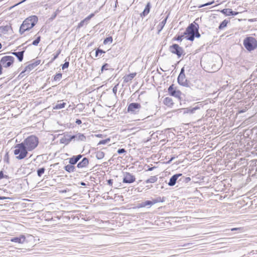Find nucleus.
Here are the masks:
<instances>
[{
  "mask_svg": "<svg viewBox=\"0 0 257 257\" xmlns=\"http://www.w3.org/2000/svg\"><path fill=\"white\" fill-rule=\"evenodd\" d=\"M184 37V35H181V36H178L177 38H176V40L177 41H181L182 40V38L183 37Z\"/></svg>",
  "mask_w": 257,
  "mask_h": 257,
  "instance_id": "a19ab883",
  "label": "nucleus"
},
{
  "mask_svg": "<svg viewBox=\"0 0 257 257\" xmlns=\"http://www.w3.org/2000/svg\"><path fill=\"white\" fill-rule=\"evenodd\" d=\"M69 62H65L64 63V64L62 65V69L64 70V69L68 68L69 66Z\"/></svg>",
  "mask_w": 257,
  "mask_h": 257,
  "instance_id": "e433bc0d",
  "label": "nucleus"
},
{
  "mask_svg": "<svg viewBox=\"0 0 257 257\" xmlns=\"http://www.w3.org/2000/svg\"><path fill=\"white\" fill-rule=\"evenodd\" d=\"M141 105L140 104L136 102L130 103L127 107V112H130L131 114H136L139 113Z\"/></svg>",
  "mask_w": 257,
  "mask_h": 257,
  "instance_id": "0eeeda50",
  "label": "nucleus"
},
{
  "mask_svg": "<svg viewBox=\"0 0 257 257\" xmlns=\"http://www.w3.org/2000/svg\"><path fill=\"white\" fill-rule=\"evenodd\" d=\"M113 90L115 91V89H114V88H113Z\"/></svg>",
  "mask_w": 257,
  "mask_h": 257,
  "instance_id": "338daca9",
  "label": "nucleus"
},
{
  "mask_svg": "<svg viewBox=\"0 0 257 257\" xmlns=\"http://www.w3.org/2000/svg\"><path fill=\"white\" fill-rule=\"evenodd\" d=\"M190 180V178H187V180Z\"/></svg>",
  "mask_w": 257,
  "mask_h": 257,
  "instance_id": "052dcab7",
  "label": "nucleus"
},
{
  "mask_svg": "<svg viewBox=\"0 0 257 257\" xmlns=\"http://www.w3.org/2000/svg\"><path fill=\"white\" fill-rule=\"evenodd\" d=\"M85 139H86V138L84 136V135L81 134H78L76 135L71 136L69 139V141H70L73 139H76L78 141L80 140V141H85Z\"/></svg>",
  "mask_w": 257,
  "mask_h": 257,
  "instance_id": "4468645a",
  "label": "nucleus"
},
{
  "mask_svg": "<svg viewBox=\"0 0 257 257\" xmlns=\"http://www.w3.org/2000/svg\"><path fill=\"white\" fill-rule=\"evenodd\" d=\"M4 28H3L2 27H0V35H1L2 33H3V29Z\"/></svg>",
  "mask_w": 257,
  "mask_h": 257,
  "instance_id": "603ef678",
  "label": "nucleus"
},
{
  "mask_svg": "<svg viewBox=\"0 0 257 257\" xmlns=\"http://www.w3.org/2000/svg\"><path fill=\"white\" fill-rule=\"evenodd\" d=\"M243 45L247 50L251 51L257 47V41L252 37H247L243 40Z\"/></svg>",
  "mask_w": 257,
  "mask_h": 257,
  "instance_id": "39448f33",
  "label": "nucleus"
},
{
  "mask_svg": "<svg viewBox=\"0 0 257 257\" xmlns=\"http://www.w3.org/2000/svg\"><path fill=\"white\" fill-rule=\"evenodd\" d=\"M60 53V51H59L56 55H55V56H54V58L53 59V60H54L55 59H56L58 57V56L59 55Z\"/></svg>",
  "mask_w": 257,
  "mask_h": 257,
  "instance_id": "c03bdc74",
  "label": "nucleus"
},
{
  "mask_svg": "<svg viewBox=\"0 0 257 257\" xmlns=\"http://www.w3.org/2000/svg\"><path fill=\"white\" fill-rule=\"evenodd\" d=\"M238 229H239V228H232V229H231V231H234V230H238Z\"/></svg>",
  "mask_w": 257,
  "mask_h": 257,
  "instance_id": "5fc2aeb1",
  "label": "nucleus"
},
{
  "mask_svg": "<svg viewBox=\"0 0 257 257\" xmlns=\"http://www.w3.org/2000/svg\"><path fill=\"white\" fill-rule=\"evenodd\" d=\"M76 123L77 124H80L81 123H82V121L80 119H76Z\"/></svg>",
  "mask_w": 257,
  "mask_h": 257,
  "instance_id": "49530a36",
  "label": "nucleus"
},
{
  "mask_svg": "<svg viewBox=\"0 0 257 257\" xmlns=\"http://www.w3.org/2000/svg\"><path fill=\"white\" fill-rule=\"evenodd\" d=\"M178 82L179 84L184 86H188V84L187 80L186 78L185 74L184 73V68L181 69V72L178 77Z\"/></svg>",
  "mask_w": 257,
  "mask_h": 257,
  "instance_id": "1a4fd4ad",
  "label": "nucleus"
},
{
  "mask_svg": "<svg viewBox=\"0 0 257 257\" xmlns=\"http://www.w3.org/2000/svg\"><path fill=\"white\" fill-rule=\"evenodd\" d=\"M62 78V74L61 73H57L56 74L54 77V80L55 81L60 80Z\"/></svg>",
  "mask_w": 257,
  "mask_h": 257,
  "instance_id": "473e14b6",
  "label": "nucleus"
},
{
  "mask_svg": "<svg viewBox=\"0 0 257 257\" xmlns=\"http://www.w3.org/2000/svg\"><path fill=\"white\" fill-rule=\"evenodd\" d=\"M82 156L81 155L73 156L72 158L69 159V163L71 165H75L82 158Z\"/></svg>",
  "mask_w": 257,
  "mask_h": 257,
  "instance_id": "2eb2a0df",
  "label": "nucleus"
},
{
  "mask_svg": "<svg viewBox=\"0 0 257 257\" xmlns=\"http://www.w3.org/2000/svg\"><path fill=\"white\" fill-rule=\"evenodd\" d=\"M182 175V174H177L174 175L170 179L168 185L170 186H173L175 185L178 178Z\"/></svg>",
  "mask_w": 257,
  "mask_h": 257,
  "instance_id": "f8f14e48",
  "label": "nucleus"
},
{
  "mask_svg": "<svg viewBox=\"0 0 257 257\" xmlns=\"http://www.w3.org/2000/svg\"><path fill=\"white\" fill-rule=\"evenodd\" d=\"M190 180V178H187V180Z\"/></svg>",
  "mask_w": 257,
  "mask_h": 257,
  "instance_id": "680f3d73",
  "label": "nucleus"
},
{
  "mask_svg": "<svg viewBox=\"0 0 257 257\" xmlns=\"http://www.w3.org/2000/svg\"><path fill=\"white\" fill-rule=\"evenodd\" d=\"M26 0H23L22 2H20L18 4H21L24 2H25Z\"/></svg>",
  "mask_w": 257,
  "mask_h": 257,
  "instance_id": "13d9d810",
  "label": "nucleus"
},
{
  "mask_svg": "<svg viewBox=\"0 0 257 257\" xmlns=\"http://www.w3.org/2000/svg\"><path fill=\"white\" fill-rule=\"evenodd\" d=\"M107 183H108V184L109 185H111H111H112V183H113V182H112V180H111V179H109V180H108V181H107Z\"/></svg>",
  "mask_w": 257,
  "mask_h": 257,
  "instance_id": "de8ad7c7",
  "label": "nucleus"
},
{
  "mask_svg": "<svg viewBox=\"0 0 257 257\" xmlns=\"http://www.w3.org/2000/svg\"><path fill=\"white\" fill-rule=\"evenodd\" d=\"M4 177V174L2 171L0 172V179H2Z\"/></svg>",
  "mask_w": 257,
  "mask_h": 257,
  "instance_id": "8fccbe9b",
  "label": "nucleus"
},
{
  "mask_svg": "<svg viewBox=\"0 0 257 257\" xmlns=\"http://www.w3.org/2000/svg\"><path fill=\"white\" fill-rule=\"evenodd\" d=\"M168 18V16L162 22H161L159 24V25L158 26V28H159V32H160L164 28V26L165 25V24L166 23L167 20Z\"/></svg>",
  "mask_w": 257,
  "mask_h": 257,
  "instance_id": "b1692460",
  "label": "nucleus"
},
{
  "mask_svg": "<svg viewBox=\"0 0 257 257\" xmlns=\"http://www.w3.org/2000/svg\"><path fill=\"white\" fill-rule=\"evenodd\" d=\"M113 90L115 91V89H114V88H113Z\"/></svg>",
  "mask_w": 257,
  "mask_h": 257,
  "instance_id": "69168bd1",
  "label": "nucleus"
},
{
  "mask_svg": "<svg viewBox=\"0 0 257 257\" xmlns=\"http://www.w3.org/2000/svg\"><path fill=\"white\" fill-rule=\"evenodd\" d=\"M136 75V73H131L128 75H125L123 77V81L124 82H128L131 81Z\"/></svg>",
  "mask_w": 257,
  "mask_h": 257,
  "instance_id": "f3484780",
  "label": "nucleus"
},
{
  "mask_svg": "<svg viewBox=\"0 0 257 257\" xmlns=\"http://www.w3.org/2000/svg\"><path fill=\"white\" fill-rule=\"evenodd\" d=\"M112 42V38L111 37H107L106 39H104L103 41L104 44H106L108 43H111Z\"/></svg>",
  "mask_w": 257,
  "mask_h": 257,
  "instance_id": "7c9ffc66",
  "label": "nucleus"
},
{
  "mask_svg": "<svg viewBox=\"0 0 257 257\" xmlns=\"http://www.w3.org/2000/svg\"><path fill=\"white\" fill-rule=\"evenodd\" d=\"M213 3H214V1H212L211 2L207 3L206 4H205L204 5H202L200 6L199 7V8H201V7H205V6H207L212 5Z\"/></svg>",
  "mask_w": 257,
  "mask_h": 257,
  "instance_id": "58836bf2",
  "label": "nucleus"
},
{
  "mask_svg": "<svg viewBox=\"0 0 257 257\" xmlns=\"http://www.w3.org/2000/svg\"><path fill=\"white\" fill-rule=\"evenodd\" d=\"M181 92L179 90H173L171 91V95L175 96L176 97H180Z\"/></svg>",
  "mask_w": 257,
  "mask_h": 257,
  "instance_id": "cd10ccee",
  "label": "nucleus"
},
{
  "mask_svg": "<svg viewBox=\"0 0 257 257\" xmlns=\"http://www.w3.org/2000/svg\"><path fill=\"white\" fill-rule=\"evenodd\" d=\"M227 22L226 20H224L219 25V29H222L226 26Z\"/></svg>",
  "mask_w": 257,
  "mask_h": 257,
  "instance_id": "2f4dec72",
  "label": "nucleus"
},
{
  "mask_svg": "<svg viewBox=\"0 0 257 257\" xmlns=\"http://www.w3.org/2000/svg\"><path fill=\"white\" fill-rule=\"evenodd\" d=\"M53 17H54V18H55L56 17V15H53Z\"/></svg>",
  "mask_w": 257,
  "mask_h": 257,
  "instance_id": "0e129e2a",
  "label": "nucleus"
},
{
  "mask_svg": "<svg viewBox=\"0 0 257 257\" xmlns=\"http://www.w3.org/2000/svg\"><path fill=\"white\" fill-rule=\"evenodd\" d=\"M53 17H54V18H55L56 17V15H53Z\"/></svg>",
  "mask_w": 257,
  "mask_h": 257,
  "instance_id": "e2e57ef3",
  "label": "nucleus"
},
{
  "mask_svg": "<svg viewBox=\"0 0 257 257\" xmlns=\"http://www.w3.org/2000/svg\"><path fill=\"white\" fill-rule=\"evenodd\" d=\"M85 22H84V20L80 22V23L78 25V27H81L83 26L84 24L85 23Z\"/></svg>",
  "mask_w": 257,
  "mask_h": 257,
  "instance_id": "79ce46f5",
  "label": "nucleus"
},
{
  "mask_svg": "<svg viewBox=\"0 0 257 257\" xmlns=\"http://www.w3.org/2000/svg\"><path fill=\"white\" fill-rule=\"evenodd\" d=\"M15 58L11 56H5L2 58L0 64L2 67L7 68L10 67L14 63Z\"/></svg>",
  "mask_w": 257,
  "mask_h": 257,
  "instance_id": "423d86ee",
  "label": "nucleus"
},
{
  "mask_svg": "<svg viewBox=\"0 0 257 257\" xmlns=\"http://www.w3.org/2000/svg\"><path fill=\"white\" fill-rule=\"evenodd\" d=\"M199 25L196 23H191L187 28L184 35H186L187 40L193 41L195 37L199 38L200 35L198 32Z\"/></svg>",
  "mask_w": 257,
  "mask_h": 257,
  "instance_id": "f257e3e1",
  "label": "nucleus"
},
{
  "mask_svg": "<svg viewBox=\"0 0 257 257\" xmlns=\"http://www.w3.org/2000/svg\"><path fill=\"white\" fill-rule=\"evenodd\" d=\"M66 105V103L62 102V101H60V103H58L54 106L53 109H60L63 108L65 107Z\"/></svg>",
  "mask_w": 257,
  "mask_h": 257,
  "instance_id": "5701e85b",
  "label": "nucleus"
},
{
  "mask_svg": "<svg viewBox=\"0 0 257 257\" xmlns=\"http://www.w3.org/2000/svg\"><path fill=\"white\" fill-rule=\"evenodd\" d=\"M126 152L124 149H120L117 150V153L119 154L124 153Z\"/></svg>",
  "mask_w": 257,
  "mask_h": 257,
  "instance_id": "ea45409f",
  "label": "nucleus"
},
{
  "mask_svg": "<svg viewBox=\"0 0 257 257\" xmlns=\"http://www.w3.org/2000/svg\"><path fill=\"white\" fill-rule=\"evenodd\" d=\"M109 66V65L107 63H105V64H104L102 67H101V73H102L103 70H107L108 69V67Z\"/></svg>",
  "mask_w": 257,
  "mask_h": 257,
  "instance_id": "f704fd0d",
  "label": "nucleus"
},
{
  "mask_svg": "<svg viewBox=\"0 0 257 257\" xmlns=\"http://www.w3.org/2000/svg\"><path fill=\"white\" fill-rule=\"evenodd\" d=\"M151 7V3L150 2L148 3L144 11L142 12V13L141 14V16L145 17L146 16H147L150 11Z\"/></svg>",
  "mask_w": 257,
  "mask_h": 257,
  "instance_id": "a211bd4d",
  "label": "nucleus"
},
{
  "mask_svg": "<svg viewBox=\"0 0 257 257\" xmlns=\"http://www.w3.org/2000/svg\"><path fill=\"white\" fill-rule=\"evenodd\" d=\"M26 237L24 235L16 236L11 238V241L19 243H23L25 242Z\"/></svg>",
  "mask_w": 257,
  "mask_h": 257,
  "instance_id": "9b49d317",
  "label": "nucleus"
},
{
  "mask_svg": "<svg viewBox=\"0 0 257 257\" xmlns=\"http://www.w3.org/2000/svg\"><path fill=\"white\" fill-rule=\"evenodd\" d=\"M153 170V168H150L148 169L149 171H152Z\"/></svg>",
  "mask_w": 257,
  "mask_h": 257,
  "instance_id": "bf43d9fd",
  "label": "nucleus"
},
{
  "mask_svg": "<svg viewBox=\"0 0 257 257\" xmlns=\"http://www.w3.org/2000/svg\"><path fill=\"white\" fill-rule=\"evenodd\" d=\"M37 21L38 18L36 16H30L25 20L20 28L19 33L20 34L22 35L25 32L32 28Z\"/></svg>",
  "mask_w": 257,
  "mask_h": 257,
  "instance_id": "f03ea898",
  "label": "nucleus"
},
{
  "mask_svg": "<svg viewBox=\"0 0 257 257\" xmlns=\"http://www.w3.org/2000/svg\"><path fill=\"white\" fill-rule=\"evenodd\" d=\"M94 15L93 14H91L89 16H88V17L91 19V18H92L94 16Z\"/></svg>",
  "mask_w": 257,
  "mask_h": 257,
  "instance_id": "864d4df0",
  "label": "nucleus"
},
{
  "mask_svg": "<svg viewBox=\"0 0 257 257\" xmlns=\"http://www.w3.org/2000/svg\"><path fill=\"white\" fill-rule=\"evenodd\" d=\"M74 165H71L70 164V165H67L66 166H65L64 169L65 170L71 173L75 171V167L73 166Z\"/></svg>",
  "mask_w": 257,
  "mask_h": 257,
  "instance_id": "4be33fe9",
  "label": "nucleus"
},
{
  "mask_svg": "<svg viewBox=\"0 0 257 257\" xmlns=\"http://www.w3.org/2000/svg\"><path fill=\"white\" fill-rule=\"evenodd\" d=\"M169 50L172 53L176 54L178 57H181L184 52L182 48L176 44L171 46L169 48Z\"/></svg>",
  "mask_w": 257,
  "mask_h": 257,
  "instance_id": "6e6552de",
  "label": "nucleus"
},
{
  "mask_svg": "<svg viewBox=\"0 0 257 257\" xmlns=\"http://www.w3.org/2000/svg\"><path fill=\"white\" fill-rule=\"evenodd\" d=\"M158 180L157 176H151L149 179L146 181V183H154L156 182Z\"/></svg>",
  "mask_w": 257,
  "mask_h": 257,
  "instance_id": "393cba45",
  "label": "nucleus"
},
{
  "mask_svg": "<svg viewBox=\"0 0 257 257\" xmlns=\"http://www.w3.org/2000/svg\"><path fill=\"white\" fill-rule=\"evenodd\" d=\"M104 157V153L102 151H97L96 153V157L97 159H101Z\"/></svg>",
  "mask_w": 257,
  "mask_h": 257,
  "instance_id": "bb28decb",
  "label": "nucleus"
},
{
  "mask_svg": "<svg viewBox=\"0 0 257 257\" xmlns=\"http://www.w3.org/2000/svg\"><path fill=\"white\" fill-rule=\"evenodd\" d=\"M221 12L226 16H235L238 14L237 12L232 11V10L230 9H224L221 11Z\"/></svg>",
  "mask_w": 257,
  "mask_h": 257,
  "instance_id": "dca6fc26",
  "label": "nucleus"
},
{
  "mask_svg": "<svg viewBox=\"0 0 257 257\" xmlns=\"http://www.w3.org/2000/svg\"><path fill=\"white\" fill-rule=\"evenodd\" d=\"M28 152V151L27 149L22 144V143H21L16 145L14 153L16 156H17V159L19 160H22L27 156Z\"/></svg>",
  "mask_w": 257,
  "mask_h": 257,
  "instance_id": "20e7f679",
  "label": "nucleus"
},
{
  "mask_svg": "<svg viewBox=\"0 0 257 257\" xmlns=\"http://www.w3.org/2000/svg\"><path fill=\"white\" fill-rule=\"evenodd\" d=\"M28 151H32L34 150L38 145L39 139L34 135H31L27 138L23 142Z\"/></svg>",
  "mask_w": 257,
  "mask_h": 257,
  "instance_id": "7ed1b4c3",
  "label": "nucleus"
},
{
  "mask_svg": "<svg viewBox=\"0 0 257 257\" xmlns=\"http://www.w3.org/2000/svg\"><path fill=\"white\" fill-rule=\"evenodd\" d=\"M245 110H240V111H239V113H243V112H245Z\"/></svg>",
  "mask_w": 257,
  "mask_h": 257,
  "instance_id": "6e6d98bb",
  "label": "nucleus"
},
{
  "mask_svg": "<svg viewBox=\"0 0 257 257\" xmlns=\"http://www.w3.org/2000/svg\"><path fill=\"white\" fill-rule=\"evenodd\" d=\"M199 109L198 107H195L192 108H188L185 109V111H184V113H193L197 109Z\"/></svg>",
  "mask_w": 257,
  "mask_h": 257,
  "instance_id": "a878e982",
  "label": "nucleus"
},
{
  "mask_svg": "<svg viewBox=\"0 0 257 257\" xmlns=\"http://www.w3.org/2000/svg\"><path fill=\"white\" fill-rule=\"evenodd\" d=\"M89 164L88 159L86 158H84L81 161L78 163L77 167L78 168H82L86 167Z\"/></svg>",
  "mask_w": 257,
  "mask_h": 257,
  "instance_id": "ddd939ff",
  "label": "nucleus"
},
{
  "mask_svg": "<svg viewBox=\"0 0 257 257\" xmlns=\"http://www.w3.org/2000/svg\"><path fill=\"white\" fill-rule=\"evenodd\" d=\"M109 141H110V140L109 139H105V140H103L100 141L99 142L98 144L99 145H100V144H105L109 142Z\"/></svg>",
  "mask_w": 257,
  "mask_h": 257,
  "instance_id": "c9c22d12",
  "label": "nucleus"
},
{
  "mask_svg": "<svg viewBox=\"0 0 257 257\" xmlns=\"http://www.w3.org/2000/svg\"><path fill=\"white\" fill-rule=\"evenodd\" d=\"M81 185H82V186H85L86 184H85V183H84V182H81Z\"/></svg>",
  "mask_w": 257,
  "mask_h": 257,
  "instance_id": "4d7b16f0",
  "label": "nucleus"
},
{
  "mask_svg": "<svg viewBox=\"0 0 257 257\" xmlns=\"http://www.w3.org/2000/svg\"><path fill=\"white\" fill-rule=\"evenodd\" d=\"M90 20V19L88 17H87L85 19H84L83 20L84 21V22L86 23V24L87 23V22Z\"/></svg>",
  "mask_w": 257,
  "mask_h": 257,
  "instance_id": "a18cd8bd",
  "label": "nucleus"
},
{
  "mask_svg": "<svg viewBox=\"0 0 257 257\" xmlns=\"http://www.w3.org/2000/svg\"><path fill=\"white\" fill-rule=\"evenodd\" d=\"M40 41V37L39 36L35 40H34L32 44L33 45L37 46L39 43Z\"/></svg>",
  "mask_w": 257,
  "mask_h": 257,
  "instance_id": "72a5a7b5",
  "label": "nucleus"
},
{
  "mask_svg": "<svg viewBox=\"0 0 257 257\" xmlns=\"http://www.w3.org/2000/svg\"><path fill=\"white\" fill-rule=\"evenodd\" d=\"M3 28H4L3 29V32H4L5 31H8L9 30V27L7 26H5V27H2Z\"/></svg>",
  "mask_w": 257,
  "mask_h": 257,
  "instance_id": "37998d69",
  "label": "nucleus"
},
{
  "mask_svg": "<svg viewBox=\"0 0 257 257\" xmlns=\"http://www.w3.org/2000/svg\"><path fill=\"white\" fill-rule=\"evenodd\" d=\"M3 73V68L2 67V65L0 64V75H1Z\"/></svg>",
  "mask_w": 257,
  "mask_h": 257,
  "instance_id": "3c124183",
  "label": "nucleus"
},
{
  "mask_svg": "<svg viewBox=\"0 0 257 257\" xmlns=\"http://www.w3.org/2000/svg\"><path fill=\"white\" fill-rule=\"evenodd\" d=\"M45 169L44 168H41L37 170V175L39 177H41L42 174L45 172Z\"/></svg>",
  "mask_w": 257,
  "mask_h": 257,
  "instance_id": "c756f323",
  "label": "nucleus"
},
{
  "mask_svg": "<svg viewBox=\"0 0 257 257\" xmlns=\"http://www.w3.org/2000/svg\"><path fill=\"white\" fill-rule=\"evenodd\" d=\"M164 103L168 106H171L173 104V100L171 97H166L164 100Z\"/></svg>",
  "mask_w": 257,
  "mask_h": 257,
  "instance_id": "aec40b11",
  "label": "nucleus"
},
{
  "mask_svg": "<svg viewBox=\"0 0 257 257\" xmlns=\"http://www.w3.org/2000/svg\"><path fill=\"white\" fill-rule=\"evenodd\" d=\"M24 53V51H20L18 52H13L12 54L16 56L18 58L19 61L21 62L23 59Z\"/></svg>",
  "mask_w": 257,
  "mask_h": 257,
  "instance_id": "6ab92c4d",
  "label": "nucleus"
},
{
  "mask_svg": "<svg viewBox=\"0 0 257 257\" xmlns=\"http://www.w3.org/2000/svg\"><path fill=\"white\" fill-rule=\"evenodd\" d=\"M156 202H157V201H155L154 202H152L151 201H150V200H147V201H146L144 202H142L140 204V206L141 207H145L146 206H148V205H150V206H151L152 205H153L154 204L156 203Z\"/></svg>",
  "mask_w": 257,
  "mask_h": 257,
  "instance_id": "412c9836",
  "label": "nucleus"
},
{
  "mask_svg": "<svg viewBox=\"0 0 257 257\" xmlns=\"http://www.w3.org/2000/svg\"><path fill=\"white\" fill-rule=\"evenodd\" d=\"M173 90H176L173 86V85H171L168 88V92L171 94V91H173Z\"/></svg>",
  "mask_w": 257,
  "mask_h": 257,
  "instance_id": "4c0bfd02",
  "label": "nucleus"
},
{
  "mask_svg": "<svg viewBox=\"0 0 257 257\" xmlns=\"http://www.w3.org/2000/svg\"><path fill=\"white\" fill-rule=\"evenodd\" d=\"M103 53H105V51L101 49H97L95 52V57H100L101 54Z\"/></svg>",
  "mask_w": 257,
  "mask_h": 257,
  "instance_id": "c85d7f7f",
  "label": "nucleus"
},
{
  "mask_svg": "<svg viewBox=\"0 0 257 257\" xmlns=\"http://www.w3.org/2000/svg\"><path fill=\"white\" fill-rule=\"evenodd\" d=\"M136 180L135 176L128 172H125L123 173V178L122 182L124 183H132Z\"/></svg>",
  "mask_w": 257,
  "mask_h": 257,
  "instance_id": "9d476101",
  "label": "nucleus"
},
{
  "mask_svg": "<svg viewBox=\"0 0 257 257\" xmlns=\"http://www.w3.org/2000/svg\"><path fill=\"white\" fill-rule=\"evenodd\" d=\"M6 199H9V197H4V196H0V200H4Z\"/></svg>",
  "mask_w": 257,
  "mask_h": 257,
  "instance_id": "09e8293b",
  "label": "nucleus"
}]
</instances>
